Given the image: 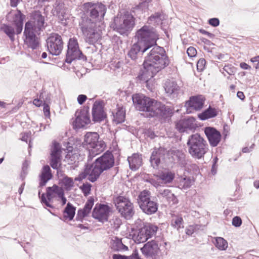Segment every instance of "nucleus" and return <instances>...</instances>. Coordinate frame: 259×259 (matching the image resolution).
I'll list each match as a JSON object with an SVG mask.
<instances>
[{"label":"nucleus","mask_w":259,"mask_h":259,"mask_svg":"<svg viewBox=\"0 0 259 259\" xmlns=\"http://www.w3.org/2000/svg\"><path fill=\"white\" fill-rule=\"evenodd\" d=\"M80 25L81 29L83 33L86 36V42L90 45H94L101 38L100 30L98 28V24L92 22L89 19L82 20Z\"/></svg>","instance_id":"8"},{"label":"nucleus","mask_w":259,"mask_h":259,"mask_svg":"<svg viewBox=\"0 0 259 259\" xmlns=\"http://www.w3.org/2000/svg\"><path fill=\"white\" fill-rule=\"evenodd\" d=\"M82 60L87 62V57L79 49V44L76 37H73L69 39L67 43V50L66 53L65 63L71 64L75 60Z\"/></svg>","instance_id":"6"},{"label":"nucleus","mask_w":259,"mask_h":259,"mask_svg":"<svg viewBox=\"0 0 259 259\" xmlns=\"http://www.w3.org/2000/svg\"><path fill=\"white\" fill-rule=\"evenodd\" d=\"M223 69L230 75H234L237 70L236 67L230 64L225 65Z\"/></svg>","instance_id":"56"},{"label":"nucleus","mask_w":259,"mask_h":259,"mask_svg":"<svg viewBox=\"0 0 259 259\" xmlns=\"http://www.w3.org/2000/svg\"><path fill=\"white\" fill-rule=\"evenodd\" d=\"M142 254L146 258H158L160 251L158 242L155 240H151L145 243L140 248Z\"/></svg>","instance_id":"17"},{"label":"nucleus","mask_w":259,"mask_h":259,"mask_svg":"<svg viewBox=\"0 0 259 259\" xmlns=\"http://www.w3.org/2000/svg\"><path fill=\"white\" fill-rule=\"evenodd\" d=\"M159 194L163 198H165L167 201L172 205H177L179 201L177 196L169 189L159 190Z\"/></svg>","instance_id":"38"},{"label":"nucleus","mask_w":259,"mask_h":259,"mask_svg":"<svg viewBox=\"0 0 259 259\" xmlns=\"http://www.w3.org/2000/svg\"><path fill=\"white\" fill-rule=\"evenodd\" d=\"M53 177L50 167L46 164L42 166L41 171L39 175V187H43Z\"/></svg>","instance_id":"28"},{"label":"nucleus","mask_w":259,"mask_h":259,"mask_svg":"<svg viewBox=\"0 0 259 259\" xmlns=\"http://www.w3.org/2000/svg\"><path fill=\"white\" fill-rule=\"evenodd\" d=\"M111 248L114 251H126L128 249V247L122 243V238L114 236L111 239Z\"/></svg>","instance_id":"36"},{"label":"nucleus","mask_w":259,"mask_h":259,"mask_svg":"<svg viewBox=\"0 0 259 259\" xmlns=\"http://www.w3.org/2000/svg\"><path fill=\"white\" fill-rule=\"evenodd\" d=\"M187 171L189 173H190L195 176L200 174L199 167L197 164L195 163L190 164L187 167Z\"/></svg>","instance_id":"54"},{"label":"nucleus","mask_w":259,"mask_h":259,"mask_svg":"<svg viewBox=\"0 0 259 259\" xmlns=\"http://www.w3.org/2000/svg\"><path fill=\"white\" fill-rule=\"evenodd\" d=\"M150 192L147 190H144L140 192L137 198L138 203L139 207L144 203L151 200L150 198Z\"/></svg>","instance_id":"47"},{"label":"nucleus","mask_w":259,"mask_h":259,"mask_svg":"<svg viewBox=\"0 0 259 259\" xmlns=\"http://www.w3.org/2000/svg\"><path fill=\"white\" fill-rule=\"evenodd\" d=\"M166 149L160 146L159 148L154 147L151 154L149 162L151 167L155 169H158L161 162V160L165 159Z\"/></svg>","instance_id":"19"},{"label":"nucleus","mask_w":259,"mask_h":259,"mask_svg":"<svg viewBox=\"0 0 259 259\" xmlns=\"http://www.w3.org/2000/svg\"><path fill=\"white\" fill-rule=\"evenodd\" d=\"M148 50L149 49H145L143 45L137 41L131 46L130 50L128 52L127 56L133 61L136 62L138 58V56L139 53H141L142 55Z\"/></svg>","instance_id":"27"},{"label":"nucleus","mask_w":259,"mask_h":259,"mask_svg":"<svg viewBox=\"0 0 259 259\" xmlns=\"http://www.w3.org/2000/svg\"><path fill=\"white\" fill-rule=\"evenodd\" d=\"M213 243L215 246L220 250H225L228 247L227 241L222 237H217Z\"/></svg>","instance_id":"49"},{"label":"nucleus","mask_w":259,"mask_h":259,"mask_svg":"<svg viewBox=\"0 0 259 259\" xmlns=\"http://www.w3.org/2000/svg\"><path fill=\"white\" fill-rule=\"evenodd\" d=\"M54 149L51 151L50 154V164L54 169H57L61 165L60 163V153L58 150L59 144L56 142H53Z\"/></svg>","instance_id":"25"},{"label":"nucleus","mask_w":259,"mask_h":259,"mask_svg":"<svg viewBox=\"0 0 259 259\" xmlns=\"http://www.w3.org/2000/svg\"><path fill=\"white\" fill-rule=\"evenodd\" d=\"M92 187V185L91 184L88 182H86L83 183L81 186H80L79 189L81 190L84 196L87 197L89 194H90Z\"/></svg>","instance_id":"53"},{"label":"nucleus","mask_w":259,"mask_h":259,"mask_svg":"<svg viewBox=\"0 0 259 259\" xmlns=\"http://www.w3.org/2000/svg\"><path fill=\"white\" fill-rule=\"evenodd\" d=\"M100 136L97 132H87L84 136L83 142L81 145L83 148H93V152L99 154L106 147V143L103 140L99 141Z\"/></svg>","instance_id":"7"},{"label":"nucleus","mask_w":259,"mask_h":259,"mask_svg":"<svg viewBox=\"0 0 259 259\" xmlns=\"http://www.w3.org/2000/svg\"><path fill=\"white\" fill-rule=\"evenodd\" d=\"M165 19V15L162 12H157L152 14L147 19V23L149 25L158 24Z\"/></svg>","instance_id":"41"},{"label":"nucleus","mask_w":259,"mask_h":259,"mask_svg":"<svg viewBox=\"0 0 259 259\" xmlns=\"http://www.w3.org/2000/svg\"><path fill=\"white\" fill-rule=\"evenodd\" d=\"M142 211L147 215L155 213L158 208V204L155 201L150 200L140 206Z\"/></svg>","instance_id":"33"},{"label":"nucleus","mask_w":259,"mask_h":259,"mask_svg":"<svg viewBox=\"0 0 259 259\" xmlns=\"http://www.w3.org/2000/svg\"><path fill=\"white\" fill-rule=\"evenodd\" d=\"M158 227L152 224H149L148 226L144 225L143 227L138 229L136 239L139 243L146 241L156 233Z\"/></svg>","instance_id":"21"},{"label":"nucleus","mask_w":259,"mask_h":259,"mask_svg":"<svg viewBox=\"0 0 259 259\" xmlns=\"http://www.w3.org/2000/svg\"><path fill=\"white\" fill-rule=\"evenodd\" d=\"M205 100V97L201 95L190 97L185 103L187 111L190 109H193L196 111L201 110L204 105Z\"/></svg>","instance_id":"22"},{"label":"nucleus","mask_w":259,"mask_h":259,"mask_svg":"<svg viewBox=\"0 0 259 259\" xmlns=\"http://www.w3.org/2000/svg\"><path fill=\"white\" fill-rule=\"evenodd\" d=\"M76 208V207L70 202H68L63 210V218L59 217V219L64 222H65L66 220L72 221L75 216Z\"/></svg>","instance_id":"32"},{"label":"nucleus","mask_w":259,"mask_h":259,"mask_svg":"<svg viewBox=\"0 0 259 259\" xmlns=\"http://www.w3.org/2000/svg\"><path fill=\"white\" fill-rule=\"evenodd\" d=\"M59 189V187L54 184L52 187H48L46 188V201L50 203L54 198V194L56 195V191Z\"/></svg>","instance_id":"48"},{"label":"nucleus","mask_w":259,"mask_h":259,"mask_svg":"<svg viewBox=\"0 0 259 259\" xmlns=\"http://www.w3.org/2000/svg\"><path fill=\"white\" fill-rule=\"evenodd\" d=\"M68 143L66 146V149L67 150V156H70V158L71 161H75V158L78 157V151L77 150L74 149L72 146L70 145Z\"/></svg>","instance_id":"52"},{"label":"nucleus","mask_w":259,"mask_h":259,"mask_svg":"<svg viewBox=\"0 0 259 259\" xmlns=\"http://www.w3.org/2000/svg\"><path fill=\"white\" fill-rule=\"evenodd\" d=\"M92 121L94 123H100L107 118L104 111L103 101H96L94 103L92 109Z\"/></svg>","instance_id":"18"},{"label":"nucleus","mask_w":259,"mask_h":259,"mask_svg":"<svg viewBox=\"0 0 259 259\" xmlns=\"http://www.w3.org/2000/svg\"><path fill=\"white\" fill-rule=\"evenodd\" d=\"M113 203L114 204L116 208L118 206H122L125 205L128 206V204H132V202L128 197L125 196L118 195L113 199Z\"/></svg>","instance_id":"46"},{"label":"nucleus","mask_w":259,"mask_h":259,"mask_svg":"<svg viewBox=\"0 0 259 259\" xmlns=\"http://www.w3.org/2000/svg\"><path fill=\"white\" fill-rule=\"evenodd\" d=\"M132 99L135 108L139 111L146 112V114L150 113L156 100L141 93L134 94Z\"/></svg>","instance_id":"9"},{"label":"nucleus","mask_w":259,"mask_h":259,"mask_svg":"<svg viewBox=\"0 0 259 259\" xmlns=\"http://www.w3.org/2000/svg\"><path fill=\"white\" fill-rule=\"evenodd\" d=\"M127 161L130 168L134 171L137 170L142 165V155L137 153L132 154L131 157H128Z\"/></svg>","instance_id":"30"},{"label":"nucleus","mask_w":259,"mask_h":259,"mask_svg":"<svg viewBox=\"0 0 259 259\" xmlns=\"http://www.w3.org/2000/svg\"><path fill=\"white\" fill-rule=\"evenodd\" d=\"M166 154L171 162L178 163L182 167H184L187 163L185 160V154L179 149H169Z\"/></svg>","instance_id":"24"},{"label":"nucleus","mask_w":259,"mask_h":259,"mask_svg":"<svg viewBox=\"0 0 259 259\" xmlns=\"http://www.w3.org/2000/svg\"><path fill=\"white\" fill-rule=\"evenodd\" d=\"M116 209L120 213L121 217L125 220H130L135 214L134 205L132 203V204H128V206H126L125 205L118 206Z\"/></svg>","instance_id":"31"},{"label":"nucleus","mask_w":259,"mask_h":259,"mask_svg":"<svg viewBox=\"0 0 259 259\" xmlns=\"http://www.w3.org/2000/svg\"><path fill=\"white\" fill-rule=\"evenodd\" d=\"M195 179L193 177L191 179L190 177L184 175L180 178V185L182 189H187L191 187Z\"/></svg>","instance_id":"45"},{"label":"nucleus","mask_w":259,"mask_h":259,"mask_svg":"<svg viewBox=\"0 0 259 259\" xmlns=\"http://www.w3.org/2000/svg\"><path fill=\"white\" fill-rule=\"evenodd\" d=\"M94 164V167L88 178V180L92 183L97 181L101 175L104 171L96 164Z\"/></svg>","instance_id":"44"},{"label":"nucleus","mask_w":259,"mask_h":259,"mask_svg":"<svg viewBox=\"0 0 259 259\" xmlns=\"http://www.w3.org/2000/svg\"><path fill=\"white\" fill-rule=\"evenodd\" d=\"M196 119L193 116H189L187 118L183 119L185 127L186 130H192L196 129V126L194 124V122Z\"/></svg>","instance_id":"50"},{"label":"nucleus","mask_w":259,"mask_h":259,"mask_svg":"<svg viewBox=\"0 0 259 259\" xmlns=\"http://www.w3.org/2000/svg\"><path fill=\"white\" fill-rule=\"evenodd\" d=\"M183 224L184 220L181 217L177 216L176 218L172 219L171 221V226L176 228L178 231L180 228H184Z\"/></svg>","instance_id":"51"},{"label":"nucleus","mask_w":259,"mask_h":259,"mask_svg":"<svg viewBox=\"0 0 259 259\" xmlns=\"http://www.w3.org/2000/svg\"><path fill=\"white\" fill-rule=\"evenodd\" d=\"M242 221L239 216H235L232 219V224L235 227H239L242 225Z\"/></svg>","instance_id":"61"},{"label":"nucleus","mask_w":259,"mask_h":259,"mask_svg":"<svg viewBox=\"0 0 259 259\" xmlns=\"http://www.w3.org/2000/svg\"><path fill=\"white\" fill-rule=\"evenodd\" d=\"M48 51L52 55H59L63 49V42L60 35L52 33L46 40Z\"/></svg>","instance_id":"14"},{"label":"nucleus","mask_w":259,"mask_h":259,"mask_svg":"<svg viewBox=\"0 0 259 259\" xmlns=\"http://www.w3.org/2000/svg\"><path fill=\"white\" fill-rule=\"evenodd\" d=\"M136 37L137 41L141 44L146 49H152L144 57V60L149 55H155L156 57H162L163 60L169 59L164 48L157 45V41L159 39V34L156 29L154 27L145 24L136 32Z\"/></svg>","instance_id":"1"},{"label":"nucleus","mask_w":259,"mask_h":259,"mask_svg":"<svg viewBox=\"0 0 259 259\" xmlns=\"http://www.w3.org/2000/svg\"><path fill=\"white\" fill-rule=\"evenodd\" d=\"M152 1V0H140L138 5L132 8L131 13L137 15V14H142L147 11L149 10V4Z\"/></svg>","instance_id":"35"},{"label":"nucleus","mask_w":259,"mask_h":259,"mask_svg":"<svg viewBox=\"0 0 259 259\" xmlns=\"http://www.w3.org/2000/svg\"><path fill=\"white\" fill-rule=\"evenodd\" d=\"M113 116V121L117 124L123 122L125 118V111L122 107H118L117 108V111L114 114L113 112H112Z\"/></svg>","instance_id":"40"},{"label":"nucleus","mask_w":259,"mask_h":259,"mask_svg":"<svg viewBox=\"0 0 259 259\" xmlns=\"http://www.w3.org/2000/svg\"><path fill=\"white\" fill-rule=\"evenodd\" d=\"M134 16L128 12L117 14L112 19L110 27L122 35H127L135 25Z\"/></svg>","instance_id":"4"},{"label":"nucleus","mask_w":259,"mask_h":259,"mask_svg":"<svg viewBox=\"0 0 259 259\" xmlns=\"http://www.w3.org/2000/svg\"><path fill=\"white\" fill-rule=\"evenodd\" d=\"M0 30L8 36L11 41L15 40L16 30L11 25L5 23L1 24Z\"/></svg>","instance_id":"42"},{"label":"nucleus","mask_w":259,"mask_h":259,"mask_svg":"<svg viewBox=\"0 0 259 259\" xmlns=\"http://www.w3.org/2000/svg\"><path fill=\"white\" fill-rule=\"evenodd\" d=\"M58 184L66 191H70L74 186V183L72 178L64 176L59 179Z\"/></svg>","instance_id":"43"},{"label":"nucleus","mask_w":259,"mask_h":259,"mask_svg":"<svg viewBox=\"0 0 259 259\" xmlns=\"http://www.w3.org/2000/svg\"><path fill=\"white\" fill-rule=\"evenodd\" d=\"M203 131L210 145L212 147H217L222 139L221 133L215 127L210 126L204 127Z\"/></svg>","instance_id":"20"},{"label":"nucleus","mask_w":259,"mask_h":259,"mask_svg":"<svg viewBox=\"0 0 259 259\" xmlns=\"http://www.w3.org/2000/svg\"><path fill=\"white\" fill-rule=\"evenodd\" d=\"M43 111L45 116L47 118L50 117V107L46 101H44L42 104Z\"/></svg>","instance_id":"60"},{"label":"nucleus","mask_w":259,"mask_h":259,"mask_svg":"<svg viewBox=\"0 0 259 259\" xmlns=\"http://www.w3.org/2000/svg\"><path fill=\"white\" fill-rule=\"evenodd\" d=\"M175 127L180 133H184L187 131L183 119L176 122Z\"/></svg>","instance_id":"57"},{"label":"nucleus","mask_w":259,"mask_h":259,"mask_svg":"<svg viewBox=\"0 0 259 259\" xmlns=\"http://www.w3.org/2000/svg\"><path fill=\"white\" fill-rule=\"evenodd\" d=\"M84 12L87 16L83 20L89 19L92 22L100 24L104 22V17L106 14L107 6L102 2H86L82 5Z\"/></svg>","instance_id":"3"},{"label":"nucleus","mask_w":259,"mask_h":259,"mask_svg":"<svg viewBox=\"0 0 259 259\" xmlns=\"http://www.w3.org/2000/svg\"><path fill=\"white\" fill-rule=\"evenodd\" d=\"M52 13L54 16L58 17L62 24L64 23V21H66L67 18L65 17L66 15V8L64 3L56 2L54 8L52 10Z\"/></svg>","instance_id":"29"},{"label":"nucleus","mask_w":259,"mask_h":259,"mask_svg":"<svg viewBox=\"0 0 259 259\" xmlns=\"http://www.w3.org/2000/svg\"><path fill=\"white\" fill-rule=\"evenodd\" d=\"M25 18L26 16L22 13L20 10L17 9L16 13L13 16L12 22V24L15 28L16 34L18 35L21 33Z\"/></svg>","instance_id":"26"},{"label":"nucleus","mask_w":259,"mask_h":259,"mask_svg":"<svg viewBox=\"0 0 259 259\" xmlns=\"http://www.w3.org/2000/svg\"><path fill=\"white\" fill-rule=\"evenodd\" d=\"M113 212V208L108 203L98 202L93 209L92 217L98 222L103 224L108 221L110 215Z\"/></svg>","instance_id":"11"},{"label":"nucleus","mask_w":259,"mask_h":259,"mask_svg":"<svg viewBox=\"0 0 259 259\" xmlns=\"http://www.w3.org/2000/svg\"><path fill=\"white\" fill-rule=\"evenodd\" d=\"M169 59L163 60L162 57H156L150 55L144 60L142 67L141 68L137 76L141 82L144 81L146 88L151 92H154L155 85L152 78L159 72L166 68L169 64Z\"/></svg>","instance_id":"2"},{"label":"nucleus","mask_w":259,"mask_h":259,"mask_svg":"<svg viewBox=\"0 0 259 259\" xmlns=\"http://www.w3.org/2000/svg\"><path fill=\"white\" fill-rule=\"evenodd\" d=\"M28 16L29 20L26 22H30L34 30L37 29L39 31H42L46 27L45 17L42 15L40 10H33L29 13Z\"/></svg>","instance_id":"16"},{"label":"nucleus","mask_w":259,"mask_h":259,"mask_svg":"<svg viewBox=\"0 0 259 259\" xmlns=\"http://www.w3.org/2000/svg\"><path fill=\"white\" fill-rule=\"evenodd\" d=\"M154 176L158 179L161 180L165 184L171 183L175 178L174 172L167 170L166 171H161L157 174H155Z\"/></svg>","instance_id":"39"},{"label":"nucleus","mask_w":259,"mask_h":259,"mask_svg":"<svg viewBox=\"0 0 259 259\" xmlns=\"http://www.w3.org/2000/svg\"><path fill=\"white\" fill-rule=\"evenodd\" d=\"M90 106L85 105L77 109L75 113V119L72 122V127L75 130L85 127L91 123Z\"/></svg>","instance_id":"13"},{"label":"nucleus","mask_w":259,"mask_h":259,"mask_svg":"<svg viewBox=\"0 0 259 259\" xmlns=\"http://www.w3.org/2000/svg\"><path fill=\"white\" fill-rule=\"evenodd\" d=\"M94 164H96L104 171L111 169L115 164V158L112 152L109 150H107L95 159Z\"/></svg>","instance_id":"15"},{"label":"nucleus","mask_w":259,"mask_h":259,"mask_svg":"<svg viewBox=\"0 0 259 259\" xmlns=\"http://www.w3.org/2000/svg\"><path fill=\"white\" fill-rule=\"evenodd\" d=\"M128 259H141L142 258L140 256L138 250L137 249H135L132 254L131 255L127 256Z\"/></svg>","instance_id":"64"},{"label":"nucleus","mask_w":259,"mask_h":259,"mask_svg":"<svg viewBox=\"0 0 259 259\" xmlns=\"http://www.w3.org/2000/svg\"><path fill=\"white\" fill-rule=\"evenodd\" d=\"M206 60L204 58H200L196 64L197 70L198 72L203 71L205 67Z\"/></svg>","instance_id":"59"},{"label":"nucleus","mask_w":259,"mask_h":259,"mask_svg":"<svg viewBox=\"0 0 259 259\" xmlns=\"http://www.w3.org/2000/svg\"><path fill=\"white\" fill-rule=\"evenodd\" d=\"M173 114V109L171 107L156 100L150 113L147 114L145 117L166 119L170 118Z\"/></svg>","instance_id":"10"},{"label":"nucleus","mask_w":259,"mask_h":259,"mask_svg":"<svg viewBox=\"0 0 259 259\" xmlns=\"http://www.w3.org/2000/svg\"><path fill=\"white\" fill-rule=\"evenodd\" d=\"M38 196L40 200V202L42 204H45L46 206L48 207L54 208V206L52 204H50V203H49L48 201H46V197L45 193H43L41 195H40V191L39 190L38 191Z\"/></svg>","instance_id":"58"},{"label":"nucleus","mask_w":259,"mask_h":259,"mask_svg":"<svg viewBox=\"0 0 259 259\" xmlns=\"http://www.w3.org/2000/svg\"><path fill=\"white\" fill-rule=\"evenodd\" d=\"M187 53L190 58H192L196 56L197 51L193 47H190L187 50Z\"/></svg>","instance_id":"63"},{"label":"nucleus","mask_w":259,"mask_h":259,"mask_svg":"<svg viewBox=\"0 0 259 259\" xmlns=\"http://www.w3.org/2000/svg\"><path fill=\"white\" fill-rule=\"evenodd\" d=\"M30 22L25 24L23 36L24 44L32 50H36L40 45V38L36 34V30Z\"/></svg>","instance_id":"12"},{"label":"nucleus","mask_w":259,"mask_h":259,"mask_svg":"<svg viewBox=\"0 0 259 259\" xmlns=\"http://www.w3.org/2000/svg\"><path fill=\"white\" fill-rule=\"evenodd\" d=\"M94 202L95 199L94 197H89L85 202L84 207L82 208H79L78 209L75 220L77 221L83 222L84 219L88 217L91 212Z\"/></svg>","instance_id":"23"},{"label":"nucleus","mask_w":259,"mask_h":259,"mask_svg":"<svg viewBox=\"0 0 259 259\" xmlns=\"http://www.w3.org/2000/svg\"><path fill=\"white\" fill-rule=\"evenodd\" d=\"M218 113L219 110L209 105L207 108L198 114V118L201 120H205L216 117Z\"/></svg>","instance_id":"34"},{"label":"nucleus","mask_w":259,"mask_h":259,"mask_svg":"<svg viewBox=\"0 0 259 259\" xmlns=\"http://www.w3.org/2000/svg\"><path fill=\"white\" fill-rule=\"evenodd\" d=\"M56 196L61 200V205H64L67 202V199L65 197V193L63 188L59 187V189L56 192Z\"/></svg>","instance_id":"55"},{"label":"nucleus","mask_w":259,"mask_h":259,"mask_svg":"<svg viewBox=\"0 0 259 259\" xmlns=\"http://www.w3.org/2000/svg\"><path fill=\"white\" fill-rule=\"evenodd\" d=\"M220 20L218 18H210L208 21V23L212 27H216L220 25Z\"/></svg>","instance_id":"62"},{"label":"nucleus","mask_w":259,"mask_h":259,"mask_svg":"<svg viewBox=\"0 0 259 259\" xmlns=\"http://www.w3.org/2000/svg\"><path fill=\"white\" fill-rule=\"evenodd\" d=\"M187 145L188 152L195 159H200L204 157L208 150V144L206 141L200 134H193L189 136Z\"/></svg>","instance_id":"5"},{"label":"nucleus","mask_w":259,"mask_h":259,"mask_svg":"<svg viewBox=\"0 0 259 259\" xmlns=\"http://www.w3.org/2000/svg\"><path fill=\"white\" fill-rule=\"evenodd\" d=\"M164 89L167 94L175 97L178 95L180 88L176 81L168 79L165 83Z\"/></svg>","instance_id":"37"}]
</instances>
